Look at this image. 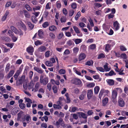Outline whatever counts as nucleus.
Instances as JSON below:
<instances>
[{"label":"nucleus","instance_id":"36","mask_svg":"<svg viewBox=\"0 0 128 128\" xmlns=\"http://www.w3.org/2000/svg\"><path fill=\"white\" fill-rule=\"evenodd\" d=\"M89 48L92 50H94L96 48V45L95 44H92L89 46Z\"/></svg>","mask_w":128,"mask_h":128},{"label":"nucleus","instance_id":"54","mask_svg":"<svg viewBox=\"0 0 128 128\" xmlns=\"http://www.w3.org/2000/svg\"><path fill=\"white\" fill-rule=\"evenodd\" d=\"M25 8L28 11H31L32 10V9L28 4H26L25 6Z\"/></svg>","mask_w":128,"mask_h":128},{"label":"nucleus","instance_id":"5","mask_svg":"<svg viewBox=\"0 0 128 128\" xmlns=\"http://www.w3.org/2000/svg\"><path fill=\"white\" fill-rule=\"evenodd\" d=\"M119 25L120 24L117 21H116L113 23V28L115 29L116 30H118L120 28Z\"/></svg>","mask_w":128,"mask_h":128},{"label":"nucleus","instance_id":"32","mask_svg":"<svg viewBox=\"0 0 128 128\" xmlns=\"http://www.w3.org/2000/svg\"><path fill=\"white\" fill-rule=\"evenodd\" d=\"M66 20L67 19L66 17L64 16H62L60 19V20L62 23L65 22Z\"/></svg>","mask_w":128,"mask_h":128},{"label":"nucleus","instance_id":"20","mask_svg":"<svg viewBox=\"0 0 128 128\" xmlns=\"http://www.w3.org/2000/svg\"><path fill=\"white\" fill-rule=\"evenodd\" d=\"M108 43L110 46L111 47H113L115 44V42L112 40H109L108 41Z\"/></svg>","mask_w":128,"mask_h":128},{"label":"nucleus","instance_id":"41","mask_svg":"<svg viewBox=\"0 0 128 128\" xmlns=\"http://www.w3.org/2000/svg\"><path fill=\"white\" fill-rule=\"evenodd\" d=\"M73 28L74 31L76 34H79L80 33V31L79 28L77 27L74 26H73Z\"/></svg>","mask_w":128,"mask_h":128},{"label":"nucleus","instance_id":"61","mask_svg":"<svg viewBox=\"0 0 128 128\" xmlns=\"http://www.w3.org/2000/svg\"><path fill=\"white\" fill-rule=\"evenodd\" d=\"M59 72L61 74H65L66 72L64 69H61L59 70Z\"/></svg>","mask_w":128,"mask_h":128},{"label":"nucleus","instance_id":"1","mask_svg":"<svg viewBox=\"0 0 128 128\" xmlns=\"http://www.w3.org/2000/svg\"><path fill=\"white\" fill-rule=\"evenodd\" d=\"M44 76L41 75L40 76V82L41 84L44 85H46L48 82V79L47 77H46L44 78Z\"/></svg>","mask_w":128,"mask_h":128},{"label":"nucleus","instance_id":"62","mask_svg":"<svg viewBox=\"0 0 128 128\" xmlns=\"http://www.w3.org/2000/svg\"><path fill=\"white\" fill-rule=\"evenodd\" d=\"M42 43L39 40H37L34 42V44L36 46L41 44Z\"/></svg>","mask_w":128,"mask_h":128},{"label":"nucleus","instance_id":"58","mask_svg":"<svg viewBox=\"0 0 128 128\" xmlns=\"http://www.w3.org/2000/svg\"><path fill=\"white\" fill-rule=\"evenodd\" d=\"M12 38L13 42H16L18 39V37H16L14 35L11 36Z\"/></svg>","mask_w":128,"mask_h":128},{"label":"nucleus","instance_id":"25","mask_svg":"<svg viewBox=\"0 0 128 128\" xmlns=\"http://www.w3.org/2000/svg\"><path fill=\"white\" fill-rule=\"evenodd\" d=\"M104 88H102L100 92L98 95V97L100 99H101L102 96L103 95V94L104 93Z\"/></svg>","mask_w":128,"mask_h":128},{"label":"nucleus","instance_id":"51","mask_svg":"<svg viewBox=\"0 0 128 128\" xmlns=\"http://www.w3.org/2000/svg\"><path fill=\"white\" fill-rule=\"evenodd\" d=\"M2 40H5L6 42H8L10 40L9 38L6 36H2Z\"/></svg>","mask_w":128,"mask_h":128},{"label":"nucleus","instance_id":"45","mask_svg":"<svg viewBox=\"0 0 128 128\" xmlns=\"http://www.w3.org/2000/svg\"><path fill=\"white\" fill-rule=\"evenodd\" d=\"M96 68L97 70L100 72H104V68L101 67H96Z\"/></svg>","mask_w":128,"mask_h":128},{"label":"nucleus","instance_id":"56","mask_svg":"<svg viewBox=\"0 0 128 128\" xmlns=\"http://www.w3.org/2000/svg\"><path fill=\"white\" fill-rule=\"evenodd\" d=\"M52 87V84L51 83H48L47 85V88L49 91H50L51 90Z\"/></svg>","mask_w":128,"mask_h":128},{"label":"nucleus","instance_id":"14","mask_svg":"<svg viewBox=\"0 0 128 128\" xmlns=\"http://www.w3.org/2000/svg\"><path fill=\"white\" fill-rule=\"evenodd\" d=\"M75 84L76 85H81L82 84V82L81 80L78 78H76L74 80Z\"/></svg>","mask_w":128,"mask_h":128},{"label":"nucleus","instance_id":"24","mask_svg":"<svg viewBox=\"0 0 128 128\" xmlns=\"http://www.w3.org/2000/svg\"><path fill=\"white\" fill-rule=\"evenodd\" d=\"M86 47L85 45L82 44L80 46V50L84 52L86 51Z\"/></svg>","mask_w":128,"mask_h":128},{"label":"nucleus","instance_id":"9","mask_svg":"<svg viewBox=\"0 0 128 128\" xmlns=\"http://www.w3.org/2000/svg\"><path fill=\"white\" fill-rule=\"evenodd\" d=\"M119 105L121 107H123L125 105L124 102L122 98H120L118 100Z\"/></svg>","mask_w":128,"mask_h":128},{"label":"nucleus","instance_id":"23","mask_svg":"<svg viewBox=\"0 0 128 128\" xmlns=\"http://www.w3.org/2000/svg\"><path fill=\"white\" fill-rule=\"evenodd\" d=\"M11 29L14 32L15 34H17V32H18V30L14 26H11L10 27Z\"/></svg>","mask_w":128,"mask_h":128},{"label":"nucleus","instance_id":"50","mask_svg":"<svg viewBox=\"0 0 128 128\" xmlns=\"http://www.w3.org/2000/svg\"><path fill=\"white\" fill-rule=\"evenodd\" d=\"M5 44L8 46L10 47V48H12L14 46V43H8L6 44Z\"/></svg>","mask_w":128,"mask_h":128},{"label":"nucleus","instance_id":"35","mask_svg":"<svg viewBox=\"0 0 128 128\" xmlns=\"http://www.w3.org/2000/svg\"><path fill=\"white\" fill-rule=\"evenodd\" d=\"M4 69H2L0 70V80L2 79L4 77V75L3 73Z\"/></svg>","mask_w":128,"mask_h":128},{"label":"nucleus","instance_id":"29","mask_svg":"<svg viewBox=\"0 0 128 128\" xmlns=\"http://www.w3.org/2000/svg\"><path fill=\"white\" fill-rule=\"evenodd\" d=\"M23 11L24 12L25 17L28 18H30V15L28 12L26 10H24Z\"/></svg>","mask_w":128,"mask_h":128},{"label":"nucleus","instance_id":"15","mask_svg":"<svg viewBox=\"0 0 128 128\" xmlns=\"http://www.w3.org/2000/svg\"><path fill=\"white\" fill-rule=\"evenodd\" d=\"M14 72V70H10L8 74L7 75L6 78H9L12 76Z\"/></svg>","mask_w":128,"mask_h":128},{"label":"nucleus","instance_id":"55","mask_svg":"<svg viewBox=\"0 0 128 128\" xmlns=\"http://www.w3.org/2000/svg\"><path fill=\"white\" fill-rule=\"evenodd\" d=\"M64 36V34L63 32H61L57 36V38L58 39H61L63 36Z\"/></svg>","mask_w":128,"mask_h":128},{"label":"nucleus","instance_id":"18","mask_svg":"<svg viewBox=\"0 0 128 128\" xmlns=\"http://www.w3.org/2000/svg\"><path fill=\"white\" fill-rule=\"evenodd\" d=\"M108 98H105L102 100V105L103 106H105L108 103Z\"/></svg>","mask_w":128,"mask_h":128},{"label":"nucleus","instance_id":"19","mask_svg":"<svg viewBox=\"0 0 128 128\" xmlns=\"http://www.w3.org/2000/svg\"><path fill=\"white\" fill-rule=\"evenodd\" d=\"M46 48L44 46H41L38 48V51L40 52H42L44 51Z\"/></svg>","mask_w":128,"mask_h":128},{"label":"nucleus","instance_id":"43","mask_svg":"<svg viewBox=\"0 0 128 128\" xmlns=\"http://www.w3.org/2000/svg\"><path fill=\"white\" fill-rule=\"evenodd\" d=\"M93 62L92 60H88L85 63V65L88 66H90L93 64Z\"/></svg>","mask_w":128,"mask_h":128},{"label":"nucleus","instance_id":"47","mask_svg":"<svg viewBox=\"0 0 128 128\" xmlns=\"http://www.w3.org/2000/svg\"><path fill=\"white\" fill-rule=\"evenodd\" d=\"M19 106L20 108L22 109H24L26 106V104L24 103H20L19 104Z\"/></svg>","mask_w":128,"mask_h":128},{"label":"nucleus","instance_id":"2","mask_svg":"<svg viewBox=\"0 0 128 128\" xmlns=\"http://www.w3.org/2000/svg\"><path fill=\"white\" fill-rule=\"evenodd\" d=\"M17 24L19 26H20L21 28H22L26 32L27 30V28L25 24L22 21L18 22Z\"/></svg>","mask_w":128,"mask_h":128},{"label":"nucleus","instance_id":"28","mask_svg":"<svg viewBox=\"0 0 128 128\" xmlns=\"http://www.w3.org/2000/svg\"><path fill=\"white\" fill-rule=\"evenodd\" d=\"M46 65L48 66H53V64L50 61H47L45 62Z\"/></svg>","mask_w":128,"mask_h":128},{"label":"nucleus","instance_id":"42","mask_svg":"<svg viewBox=\"0 0 128 128\" xmlns=\"http://www.w3.org/2000/svg\"><path fill=\"white\" fill-rule=\"evenodd\" d=\"M74 13V11L72 10H70L69 11V16H72Z\"/></svg>","mask_w":128,"mask_h":128},{"label":"nucleus","instance_id":"31","mask_svg":"<svg viewBox=\"0 0 128 128\" xmlns=\"http://www.w3.org/2000/svg\"><path fill=\"white\" fill-rule=\"evenodd\" d=\"M49 25L48 22H44L42 25V27L44 28H46Z\"/></svg>","mask_w":128,"mask_h":128},{"label":"nucleus","instance_id":"10","mask_svg":"<svg viewBox=\"0 0 128 128\" xmlns=\"http://www.w3.org/2000/svg\"><path fill=\"white\" fill-rule=\"evenodd\" d=\"M34 70L38 73L40 74H42L44 72V71L40 68H39L37 66H35L34 68Z\"/></svg>","mask_w":128,"mask_h":128},{"label":"nucleus","instance_id":"22","mask_svg":"<svg viewBox=\"0 0 128 128\" xmlns=\"http://www.w3.org/2000/svg\"><path fill=\"white\" fill-rule=\"evenodd\" d=\"M62 100H64L65 101L66 100L64 99V98L63 97L60 98L58 101L57 102V104H58L62 105V102H61Z\"/></svg>","mask_w":128,"mask_h":128},{"label":"nucleus","instance_id":"26","mask_svg":"<svg viewBox=\"0 0 128 128\" xmlns=\"http://www.w3.org/2000/svg\"><path fill=\"white\" fill-rule=\"evenodd\" d=\"M100 87L98 86H96L94 88V93L95 94H97L100 90Z\"/></svg>","mask_w":128,"mask_h":128},{"label":"nucleus","instance_id":"21","mask_svg":"<svg viewBox=\"0 0 128 128\" xmlns=\"http://www.w3.org/2000/svg\"><path fill=\"white\" fill-rule=\"evenodd\" d=\"M57 29L56 27L54 25H52L50 26L49 28V30L52 31H55Z\"/></svg>","mask_w":128,"mask_h":128},{"label":"nucleus","instance_id":"11","mask_svg":"<svg viewBox=\"0 0 128 128\" xmlns=\"http://www.w3.org/2000/svg\"><path fill=\"white\" fill-rule=\"evenodd\" d=\"M86 56L85 54L84 53H81L79 55L78 60L79 61H80L84 59Z\"/></svg>","mask_w":128,"mask_h":128},{"label":"nucleus","instance_id":"59","mask_svg":"<svg viewBox=\"0 0 128 128\" xmlns=\"http://www.w3.org/2000/svg\"><path fill=\"white\" fill-rule=\"evenodd\" d=\"M49 12L47 11L46 10L44 12L43 16L44 18H46Z\"/></svg>","mask_w":128,"mask_h":128},{"label":"nucleus","instance_id":"7","mask_svg":"<svg viewBox=\"0 0 128 128\" xmlns=\"http://www.w3.org/2000/svg\"><path fill=\"white\" fill-rule=\"evenodd\" d=\"M86 91L85 90H83L82 93V94H80L79 97V98L80 100H83L86 96Z\"/></svg>","mask_w":128,"mask_h":128},{"label":"nucleus","instance_id":"52","mask_svg":"<svg viewBox=\"0 0 128 128\" xmlns=\"http://www.w3.org/2000/svg\"><path fill=\"white\" fill-rule=\"evenodd\" d=\"M34 86V84L32 82H30L28 85V89L30 90Z\"/></svg>","mask_w":128,"mask_h":128},{"label":"nucleus","instance_id":"64","mask_svg":"<svg viewBox=\"0 0 128 128\" xmlns=\"http://www.w3.org/2000/svg\"><path fill=\"white\" fill-rule=\"evenodd\" d=\"M24 99L25 100L26 102L28 103L30 102V103H32V100L30 98L25 97Z\"/></svg>","mask_w":128,"mask_h":128},{"label":"nucleus","instance_id":"30","mask_svg":"<svg viewBox=\"0 0 128 128\" xmlns=\"http://www.w3.org/2000/svg\"><path fill=\"white\" fill-rule=\"evenodd\" d=\"M79 50V49L78 47H75L73 50V53L74 54H76L78 53Z\"/></svg>","mask_w":128,"mask_h":128},{"label":"nucleus","instance_id":"60","mask_svg":"<svg viewBox=\"0 0 128 128\" xmlns=\"http://www.w3.org/2000/svg\"><path fill=\"white\" fill-rule=\"evenodd\" d=\"M105 55L103 53H101L98 55V59H100L101 58H104L105 57Z\"/></svg>","mask_w":128,"mask_h":128},{"label":"nucleus","instance_id":"48","mask_svg":"<svg viewBox=\"0 0 128 128\" xmlns=\"http://www.w3.org/2000/svg\"><path fill=\"white\" fill-rule=\"evenodd\" d=\"M81 15L80 12H78L76 14V15L75 17V20H78V18Z\"/></svg>","mask_w":128,"mask_h":128},{"label":"nucleus","instance_id":"4","mask_svg":"<svg viewBox=\"0 0 128 128\" xmlns=\"http://www.w3.org/2000/svg\"><path fill=\"white\" fill-rule=\"evenodd\" d=\"M34 50V49L32 46H29L26 49V52L31 55H33Z\"/></svg>","mask_w":128,"mask_h":128},{"label":"nucleus","instance_id":"12","mask_svg":"<svg viewBox=\"0 0 128 128\" xmlns=\"http://www.w3.org/2000/svg\"><path fill=\"white\" fill-rule=\"evenodd\" d=\"M106 81L108 84L109 86H113L114 85V81L113 80L111 79H107L106 80Z\"/></svg>","mask_w":128,"mask_h":128},{"label":"nucleus","instance_id":"63","mask_svg":"<svg viewBox=\"0 0 128 128\" xmlns=\"http://www.w3.org/2000/svg\"><path fill=\"white\" fill-rule=\"evenodd\" d=\"M71 7L74 9H76L77 7V5L75 3H72L71 4Z\"/></svg>","mask_w":128,"mask_h":128},{"label":"nucleus","instance_id":"13","mask_svg":"<svg viewBox=\"0 0 128 128\" xmlns=\"http://www.w3.org/2000/svg\"><path fill=\"white\" fill-rule=\"evenodd\" d=\"M72 40L75 42L76 44H79L82 41V39L74 38Z\"/></svg>","mask_w":128,"mask_h":128},{"label":"nucleus","instance_id":"34","mask_svg":"<svg viewBox=\"0 0 128 128\" xmlns=\"http://www.w3.org/2000/svg\"><path fill=\"white\" fill-rule=\"evenodd\" d=\"M10 63H8L6 66L5 68V70L6 72H8L10 68Z\"/></svg>","mask_w":128,"mask_h":128},{"label":"nucleus","instance_id":"37","mask_svg":"<svg viewBox=\"0 0 128 128\" xmlns=\"http://www.w3.org/2000/svg\"><path fill=\"white\" fill-rule=\"evenodd\" d=\"M80 115L82 118H84L87 119V115L84 113L82 112H80Z\"/></svg>","mask_w":128,"mask_h":128},{"label":"nucleus","instance_id":"33","mask_svg":"<svg viewBox=\"0 0 128 128\" xmlns=\"http://www.w3.org/2000/svg\"><path fill=\"white\" fill-rule=\"evenodd\" d=\"M52 89L54 93L56 94L58 92V88L56 86L54 85L52 86Z\"/></svg>","mask_w":128,"mask_h":128},{"label":"nucleus","instance_id":"27","mask_svg":"<svg viewBox=\"0 0 128 128\" xmlns=\"http://www.w3.org/2000/svg\"><path fill=\"white\" fill-rule=\"evenodd\" d=\"M40 86V83L37 82L34 88V92H36L38 91V88Z\"/></svg>","mask_w":128,"mask_h":128},{"label":"nucleus","instance_id":"44","mask_svg":"<svg viewBox=\"0 0 128 128\" xmlns=\"http://www.w3.org/2000/svg\"><path fill=\"white\" fill-rule=\"evenodd\" d=\"M66 44H67L69 46H70L72 45L73 44H74L73 42L70 40H69L68 41H67Z\"/></svg>","mask_w":128,"mask_h":128},{"label":"nucleus","instance_id":"57","mask_svg":"<svg viewBox=\"0 0 128 128\" xmlns=\"http://www.w3.org/2000/svg\"><path fill=\"white\" fill-rule=\"evenodd\" d=\"M88 21L89 22L90 25L92 27H93L94 26V23L93 22V20L90 17V19H88Z\"/></svg>","mask_w":128,"mask_h":128},{"label":"nucleus","instance_id":"8","mask_svg":"<svg viewBox=\"0 0 128 128\" xmlns=\"http://www.w3.org/2000/svg\"><path fill=\"white\" fill-rule=\"evenodd\" d=\"M24 120H26L27 122V123H29L31 120V116L29 114H27L25 116H24Z\"/></svg>","mask_w":128,"mask_h":128},{"label":"nucleus","instance_id":"53","mask_svg":"<svg viewBox=\"0 0 128 128\" xmlns=\"http://www.w3.org/2000/svg\"><path fill=\"white\" fill-rule=\"evenodd\" d=\"M49 36L52 39H54L56 37L55 35L53 33H50L49 34Z\"/></svg>","mask_w":128,"mask_h":128},{"label":"nucleus","instance_id":"39","mask_svg":"<svg viewBox=\"0 0 128 128\" xmlns=\"http://www.w3.org/2000/svg\"><path fill=\"white\" fill-rule=\"evenodd\" d=\"M28 24L29 27L31 30H32L34 28V25L30 22H28Z\"/></svg>","mask_w":128,"mask_h":128},{"label":"nucleus","instance_id":"6","mask_svg":"<svg viewBox=\"0 0 128 128\" xmlns=\"http://www.w3.org/2000/svg\"><path fill=\"white\" fill-rule=\"evenodd\" d=\"M93 91L91 89L88 90L87 93V97L88 99H90L93 96Z\"/></svg>","mask_w":128,"mask_h":128},{"label":"nucleus","instance_id":"3","mask_svg":"<svg viewBox=\"0 0 128 128\" xmlns=\"http://www.w3.org/2000/svg\"><path fill=\"white\" fill-rule=\"evenodd\" d=\"M117 91L115 90H114L112 93V101L114 102L116 99L117 96Z\"/></svg>","mask_w":128,"mask_h":128},{"label":"nucleus","instance_id":"46","mask_svg":"<svg viewBox=\"0 0 128 128\" xmlns=\"http://www.w3.org/2000/svg\"><path fill=\"white\" fill-rule=\"evenodd\" d=\"M121 58L124 59H126L127 58V56L125 53H122L120 55Z\"/></svg>","mask_w":128,"mask_h":128},{"label":"nucleus","instance_id":"40","mask_svg":"<svg viewBox=\"0 0 128 128\" xmlns=\"http://www.w3.org/2000/svg\"><path fill=\"white\" fill-rule=\"evenodd\" d=\"M38 35L41 38H42L43 35V32L41 30H39L38 31Z\"/></svg>","mask_w":128,"mask_h":128},{"label":"nucleus","instance_id":"38","mask_svg":"<svg viewBox=\"0 0 128 128\" xmlns=\"http://www.w3.org/2000/svg\"><path fill=\"white\" fill-rule=\"evenodd\" d=\"M60 105L59 104H54L53 105V107L54 108H56V109H61L62 108V107L60 106Z\"/></svg>","mask_w":128,"mask_h":128},{"label":"nucleus","instance_id":"16","mask_svg":"<svg viewBox=\"0 0 128 128\" xmlns=\"http://www.w3.org/2000/svg\"><path fill=\"white\" fill-rule=\"evenodd\" d=\"M105 46L106 47L105 48V51L107 52H108L109 51L111 50L110 47H111L108 44H106Z\"/></svg>","mask_w":128,"mask_h":128},{"label":"nucleus","instance_id":"49","mask_svg":"<svg viewBox=\"0 0 128 128\" xmlns=\"http://www.w3.org/2000/svg\"><path fill=\"white\" fill-rule=\"evenodd\" d=\"M57 8L58 9L60 8L61 6V4L60 1H58L56 2Z\"/></svg>","mask_w":128,"mask_h":128},{"label":"nucleus","instance_id":"17","mask_svg":"<svg viewBox=\"0 0 128 128\" xmlns=\"http://www.w3.org/2000/svg\"><path fill=\"white\" fill-rule=\"evenodd\" d=\"M108 64L107 63H106V64H105L104 66V71H105L106 72H108L110 71L111 69L110 68H108Z\"/></svg>","mask_w":128,"mask_h":128}]
</instances>
